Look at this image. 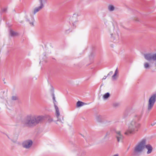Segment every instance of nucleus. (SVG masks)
I'll use <instances>...</instances> for the list:
<instances>
[{
    "mask_svg": "<svg viewBox=\"0 0 156 156\" xmlns=\"http://www.w3.org/2000/svg\"><path fill=\"white\" fill-rule=\"evenodd\" d=\"M9 33L11 36L12 37L18 36L19 35L18 33L13 31L11 29L10 30Z\"/></svg>",
    "mask_w": 156,
    "mask_h": 156,
    "instance_id": "nucleus-11",
    "label": "nucleus"
},
{
    "mask_svg": "<svg viewBox=\"0 0 156 156\" xmlns=\"http://www.w3.org/2000/svg\"><path fill=\"white\" fill-rule=\"evenodd\" d=\"M84 104V103L80 101H78L76 103V106L77 107H79L83 106Z\"/></svg>",
    "mask_w": 156,
    "mask_h": 156,
    "instance_id": "nucleus-15",
    "label": "nucleus"
},
{
    "mask_svg": "<svg viewBox=\"0 0 156 156\" xmlns=\"http://www.w3.org/2000/svg\"><path fill=\"white\" fill-rule=\"evenodd\" d=\"M43 119V117L42 116L30 114L26 117L23 123L25 126L33 127L42 122Z\"/></svg>",
    "mask_w": 156,
    "mask_h": 156,
    "instance_id": "nucleus-1",
    "label": "nucleus"
},
{
    "mask_svg": "<svg viewBox=\"0 0 156 156\" xmlns=\"http://www.w3.org/2000/svg\"><path fill=\"white\" fill-rule=\"evenodd\" d=\"M156 101V93L152 95L149 99L147 108L148 110L150 111L152 108Z\"/></svg>",
    "mask_w": 156,
    "mask_h": 156,
    "instance_id": "nucleus-5",
    "label": "nucleus"
},
{
    "mask_svg": "<svg viewBox=\"0 0 156 156\" xmlns=\"http://www.w3.org/2000/svg\"><path fill=\"white\" fill-rule=\"evenodd\" d=\"M145 147L148 150V151L147 152V154H149L151 153L152 150V147L151 145L150 144L145 145Z\"/></svg>",
    "mask_w": 156,
    "mask_h": 156,
    "instance_id": "nucleus-10",
    "label": "nucleus"
},
{
    "mask_svg": "<svg viewBox=\"0 0 156 156\" xmlns=\"http://www.w3.org/2000/svg\"><path fill=\"white\" fill-rule=\"evenodd\" d=\"M119 105V104L118 103H115L113 104V106L115 107H117Z\"/></svg>",
    "mask_w": 156,
    "mask_h": 156,
    "instance_id": "nucleus-18",
    "label": "nucleus"
},
{
    "mask_svg": "<svg viewBox=\"0 0 156 156\" xmlns=\"http://www.w3.org/2000/svg\"><path fill=\"white\" fill-rule=\"evenodd\" d=\"M146 141V139H143L135 146L133 153V156H137L140 154L145 147Z\"/></svg>",
    "mask_w": 156,
    "mask_h": 156,
    "instance_id": "nucleus-3",
    "label": "nucleus"
},
{
    "mask_svg": "<svg viewBox=\"0 0 156 156\" xmlns=\"http://www.w3.org/2000/svg\"><path fill=\"white\" fill-rule=\"evenodd\" d=\"M86 155V153L85 152H82L81 153V156H85Z\"/></svg>",
    "mask_w": 156,
    "mask_h": 156,
    "instance_id": "nucleus-24",
    "label": "nucleus"
},
{
    "mask_svg": "<svg viewBox=\"0 0 156 156\" xmlns=\"http://www.w3.org/2000/svg\"><path fill=\"white\" fill-rule=\"evenodd\" d=\"M30 24L31 26H34V23H33V22L30 23Z\"/></svg>",
    "mask_w": 156,
    "mask_h": 156,
    "instance_id": "nucleus-28",
    "label": "nucleus"
},
{
    "mask_svg": "<svg viewBox=\"0 0 156 156\" xmlns=\"http://www.w3.org/2000/svg\"><path fill=\"white\" fill-rule=\"evenodd\" d=\"M110 134V132H108L106 133V134L105 135V137H106L107 136H109Z\"/></svg>",
    "mask_w": 156,
    "mask_h": 156,
    "instance_id": "nucleus-23",
    "label": "nucleus"
},
{
    "mask_svg": "<svg viewBox=\"0 0 156 156\" xmlns=\"http://www.w3.org/2000/svg\"><path fill=\"white\" fill-rule=\"evenodd\" d=\"M33 142L30 140H28L24 141L22 144L23 146L26 148H29L32 145Z\"/></svg>",
    "mask_w": 156,
    "mask_h": 156,
    "instance_id": "nucleus-7",
    "label": "nucleus"
},
{
    "mask_svg": "<svg viewBox=\"0 0 156 156\" xmlns=\"http://www.w3.org/2000/svg\"><path fill=\"white\" fill-rule=\"evenodd\" d=\"M49 121L51 122V121H52V119H49Z\"/></svg>",
    "mask_w": 156,
    "mask_h": 156,
    "instance_id": "nucleus-29",
    "label": "nucleus"
},
{
    "mask_svg": "<svg viewBox=\"0 0 156 156\" xmlns=\"http://www.w3.org/2000/svg\"><path fill=\"white\" fill-rule=\"evenodd\" d=\"M140 125V124L139 122L132 120L129 124L128 129L125 133V134L127 135L134 134L138 131Z\"/></svg>",
    "mask_w": 156,
    "mask_h": 156,
    "instance_id": "nucleus-2",
    "label": "nucleus"
},
{
    "mask_svg": "<svg viewBox=\"0 0 156 156\" xmlns=\"http://www.w3.org/2000/svg\"><path fill=\"white\" fill-rule=\"evenodd\" d=\"M113 156H119V155H118V154H116L114 155Z\"/></svg>",
    "mask_w": 156,
    "mask_h": 156,
    "instance_id": "nucleus-30",
    "label": "nucleus"
},
{
    "mask_svg": "<svg viewBox=\"0 0 156 156\" xmlns=\"http://www.w3.org/2000/svg\"><path fill=\"white\" fill-rule=\"evenodd\" d=\"M112 34H111V35L112 36Z\"/></svg>",
    "mask_w": 156,
    "mask_h": 156,
    "instance_id": "nucleus-32",
    "label": "nucleus"
},
{
    "mask_svg": "<svg viewBox=\"0 0 156 156\" xmlns=\"http://www.w3.org/2000/svg\"><path fill=\"white\" fill-rule=\"evenodd\" d=\"M113 73V72L112 71H111L109 72V73L108 74L107 76H108V75H111Z\"/></svg>",
    "mask_w": 156,
    "mask_h": 156,
    "instance_id": "nucleus-25",
    "label": "nucleus"
},
{
    "mask_svg": "<svg viewBox=\"0 0 156 156\" xmlns=\"http://www.w3.org/2000/svg\"><path fill=\"white\" fill-rule=\"evenodd\" d=\"M44 0H39L40 3V5L39 6L35 8L33 12V14H35L37 12H39L44 7V5L43 3V1Z\"/></svg>",
    "mask_w": 156,
    "mask_h": 156,
    "instance_id": "nucleus-6",
    "label": "nucleus"
},
{
    "mask_svg": "<svg viewBox=\"0 0 156 156\" xmlns=\"http://www.w3.org/2000/svg\"><path fill=\"white\" fill-rule=\"evenodd\" d=\"M7 10V9L6 8H3L2 9V11L3 12H6Z\"/></svg>",
    "mask_w": 156,
    "mask_h": 156,
    "instance_id": "nucleus-21",
    "label": "nucleus"
},
{
    "mask_svg": "<svg viewBox=\"0 0 156 156\" xmlns=\"http://www.w3.org/2000/svg\"><path fill=\"white\" fill-rule=\"evenodd\" d=\"M141 116L140 115H135L133 120H134L135 122L138 121L140 120Z\"/></svg>",
    "mask_w": 156,
    "mask_h": 156,
    "instance_id": "nucleus-12",
    "label": "nucleus"
},
{
    "mask_svg": "<svg viewBox=\"0 0 156 156\" xmlns=\"http://www.w3.org/2000/svg\"><path fill=\"white\" fill-rule=\"evenodd\" d=\"M12 99L13 100H16L18 98L16 96H12Z\"/></svg>",
    "mask_w": 156,
    "mask_h": 156,
    "instance_id": "nucleus-19",
    "label": "nucleus"
},
{
    "mask_svg": "<svg viewBox=\"0 0 156 156\" xmlns=\"http://www.w3.org/2000/svg\"><path fill=\"white\" fill-rule=\"evenodd\" d=\"M110 96V94L108 93H106L103 96V98L104 99L108 98Z\"/></svg>",
    "mask_w": 156,
    "mask_h": 156,
    "instance_id": "nucleus-17",
    "label": "nucleus"
},
{
    "mask_svg": "<svg viewBox=\"0 0 156 156\" xmlns=\"http://www.w3.org/2000/svg\"><path fill=\"white\" fill-rule=\"evenodd\" d=\"M118 73V71H117V69H116V70L115 72V73L116 74V75L117 74V73Z\"/></svg>",
    "mask_w": 156,
    "mask_h": 156,
    "instance_id": "nucleus-26",
    "label": "nucleus"
},
{
    "mask_svg": "<svg viewBox=\"0 0 156 156\" xmlns=\"http://www.w3.org/2000/svg\"><path fill=\"white\" fill-rule=\"evenodd\" d=\"M144 56L145 59L148 61L150 63H153L155 62L156 66V53H146L144 54Z\"/></svg>",
    "mask_w": 156,
    "mask_h": 156,
    "instance_id": "nucleus-4",
    "label": "nucleus"
},
{
    "mask_svg": "<svg viewBox=\"0 0 156 156\" xmlns=\"http://www.w3.org/2000/svg\"><path fill=\"white\" fill-rule=\"evenodd\" d=\"M116 75L115 73H114V75L112 76V78L113 80H115L116 79V78L115 77V76H116Z\"/></svg>",
    "mask_w": 156,
    "mask_h": 156,
    "instance_id": "nucleus-22",
    "label": "nucleus"
},
{
    "mask_svg": "<svg viewBox=\"0 0 156 156\" xmlns=\"http://www.w3.org/2000/svg\"><path fill=\"white\" fill-rule=\"evenodd\" d=\"M144 66L145 69H148L150 67L149 63L147 62H145L144 64Z\"/></svg>",
    "mask_w": 156,
    "mask_h": 156,
    "instance_id": "nucleus-16",
    "label": "nucleus"
},
{
    "mask_svg": "<svg viewBox=\"0 0 156 156\" xmlns=\"http://www.w3.org/2000/svg\"><path fill=\"white\" fill-rule=\"evenodd\" d=\"M154 125V124H151V125H152V126H153Z\"/></svg>",
    "mask_w": 156,
    "mask_h": 156,
    "instance_id": "nucleus-31",
    "label": "nucleus"
},
{
    "mask_svg": "<svg viewBox=\"0 0 156 156\" xmlns=\"http://www.w3.org/2000/svg\"><path fill=\"white\" fill-rule=\"evenodd\" d=\"M108 9L109 11H113L115 10V7L113 5H110L108 6Z\"/></svg>",
    "mask_w": 156,
    "mask_h": 156,
    "instance_id": "nucleus-14",
    "label": "nucleus"
},
{
    "mask_svg": "<svg viewBox=\"0 0 156 156\" xmlns=\"http://www.w3.org/2000/svg\"><path fill=\"white\" fill-rule=\"evenodd\" d=\"M116 138L118 142L121 141L124 138L123 135L121 133V132L119 131H116Z\"/></svg>",
    "mask_w": 156,
    "mask_h": 156,
    "instance_id": "nucleus-8",
    "label": "nucleus"
},
{
    "mask_svg": "<svg viewBox=\"0 0 156 156\" xmlns=\"http://www.w3.org/2000/svg\"><path fill=\"white\" fill-rule=\"evenodd\" d=\"M52 99L53 101L54 107L55 109L56 112L57 113V116H58L59 115V111L58 107L56 105V103H57V102L55 100V98L54 94H53Z\"/></svg>",
    "mask_w": 156,
    "mask_h": 156,
    "instance_id": "nucleus-9",
    "label": "nucleus"
},
{
    "mask_svg": "<svg viewBox=\"0 0 156 156\" xmlns=\"http://www.w3.org/2000/svg\"><path fill=\"white\" fill-rule=\"evenodd\" d=\"M56 116L58 118V120H57V121H58L60 122H61L62 123H64V122H63L64 119H63V117L61 116V118H59L60 115L58 116H57V113L56 112Z\"/></svg>",
    "mask_w": 156,
    "mask_h": 156,
    "instance_id": "nucleus-13",
    "label": "nucleus"
},
{
    "mask_svg": "<svg viewBox=\"0 0 156 156\" xmlns=\"http://www.w3.org/2000/svg\"><path fill=\"white\" fill-rule=\"evenodd\" d=\"M99 119H102V117L101 116H98V118H97V120L98 122H101V120H100Z\"/></svg>",
    "mask_w": 156,
    "mask_h": 156,
    "instance_id": "nucleus-20",
    "label": "nucleus"
},
{
    "mask_svg": "<svg viewBox=\"0 0 156 156\" xmlns=\"http://www.w3.org/2000/svg\"><path fill=\"white\" fill-rule=\"evenodd\" d=\"M106 78V76H105L102 79V80H105Z\"/></svg>",
    "mask_w": 156,
    "mask_h": 156,
    "instance_id": "nucleus-27",
    "label": "nucleus"
}]
</instances>
